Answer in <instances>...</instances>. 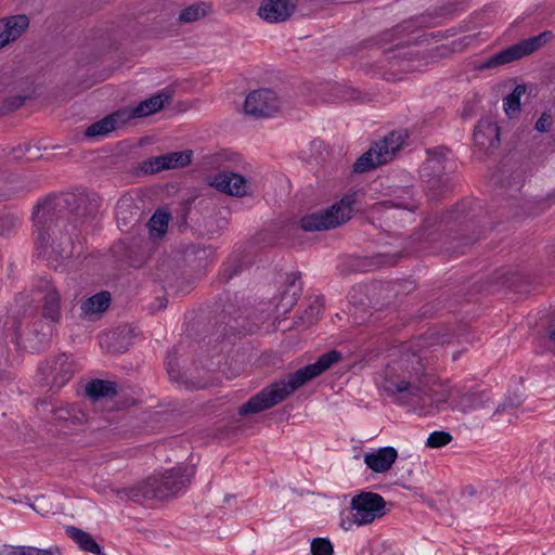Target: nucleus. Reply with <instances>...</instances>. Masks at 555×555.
<instances>
[{"label": "nucleus", "instance_id": "1", "mask_svg": "<svg viewBox=\"0 0 555 555\" xmlns=\"http://www.w3.org/2000/svg\"><path fill=\"white\" fill-rule=\"evenodd\" d=\"M99 207V197L86 192L50 194L40 199L31 214L38 254L50 246L56 259L72 258L73 235L95 219Z\"/></svg>", "mask_w": 555, "mask_h": 555}, {"label": "nucleus", "instance_id": "2", "mask_svg": "<svg viewBox=\"0 0 555 555\" xmlns=\"http://www.w3.org/2000/svg\"><path fill=\"white\" fill-rule=\"evenodd\" d=\"M172 468L162 476H150L138 485L124 489L122 492L133 502L141 500H168L191 483L195 468Z\"/></svg>", "mask_w": 555, "mask_h": 555}, {"label": "nucleus", "instance_id": "3", "mask_svg": "<svg viewBox=\"0 0 555 555\" xmlns=\"http://www.w3.org/2000/svg\"><path fill=\"white\" fill-rule=\"evenodd\" d=\"M440 227L455 233L446 242V251L451 255L465 254L480 237L474 216H470L469 203L464 201L456 203L441 216Z\"/></svg>", "mask_w": 555, "mask_h": 555}, {"label": "nucleus", "instance_id": "4", "mask_svg": "<svg viewBox=\"0 0 555 555\" xmlns=\"http://www.w3.org/2000/svg\"><path fill=\"white\" fill-rule=\"evenodd\" d=\"M318 376L319 375L313 369L312 364L300 367L296 372L288 375L287 382H283V387H279L276 384H273L253 396L247 402L238 408V414L246 416L270 409L279 402L283 401L296 389L300 388Z\"/></svg>", "mask_w": 555, "mask_h": 555}, {"label": "nucleus", "instance_id": "5", "mask_svg": "<svg viewBox=\"0 0 555 555\" xmlns=\"http://www.w3.org/2000/svg\"><path fill=\"white\" fill-rule=\"evenodd\" d=\"M172 214L180 230L191 228L199 234L211 231L207 220L210 207L205 199L196 201V197H189L179 203Z\"/></svg>", "mask_w": 555, "mask_h": 555}, {"label": "nucleus", "instance_id": "6", "mask_svg": "<svg viewBox=\"0 0 555 555\" xmlns=\"http://www.w3.org/2000/svg\"><path fill=\"white\" fill-rule=\"evenodd\" d=\"M436 382V376L425 371L424 364L418 359L416 365L412 366L408 378L395 379L386 377L383 384L384 390L389 396L405 393L409 397H417L426 387Z\"/></svg>", "mask_w": 555, "mask_h": 555}, {"label": "nucleus", "instance_id": "7", "mask_svg": "<svg viewBox=\"0 0 555 555\" xmlns=\"http://www.w3.org/2000/svg\"><path fill=\"white\" fill-rule=\"evenodd\" d=\"M350 508L356 513L349 524L369 525L386 515V501L375 492L362 491L351 499Z\"/></svg>", "mask_w": 555, "mask_h": 555}, {"label": "nucleus", "instance_id": "8", "mask_svg": "<svg viewBox=\"0 0 555 555\" xmlns=\"http://www.w3.org/2000/svg\"><path fill=\"white\" fill-rule=\"evenodd\" d=\"M74 363L66 353H60L41 364L38 369L42 386L60 389L74 376Z\"/></svg>", "mask_w": 555, "mask_h": 555}, {"label": "nucleus", "instance_id": "9", "mask_svg": "<svg viewBox=\"0 0 555 555\" xmlns=\"http://www.w3.org/2000/svg\"><path fill=\"white\" fill-rule=\"evenodd\" d=\"M349 220L347 212H340L338 205H332L325 209L304 216L299 227L306 232L325 231L335 229Z\"/></svg>", "mask_w": 555, "mask_h": 555}, {"label": "nucleus", "instance_id": "10", "mask_svg": "<svg viewBox=\"0 0 555 555\" xmlns=\"http://www.w3.org/2000/svg\"><path fill=\"white\" fill-rule=\"evenodd\" d=\"M280 108V100L271 89L251 91L245 100L244 111L256 118L270 117Z\"/></svg>", "mask_w": 555, "mask_h": 555}, {"label": "nucleus", "instance_id": "11", "mask_svg": "<svg viewBox=\"0 0 555 555\" xmlns=\"http://www.w3.org/2000/svg\"><path fill=\"white\" fill-rule=\"evenodd\" d=\"M473 140L478 147L492 154L501 145L500 127L490 117H483L475 127Z\"/></svg>", "mask_w": 555, "mask_h": 555}, {"label": "nucleus", "instance_id": "12", "mask_svg": "<svg viewBox=\"0 0 555 555\" xmlns=\"http://www.w3.org/2000/svg\"><path fill=\"white\" fill-rule=\"evenodd\" d=\"M208 184L231 196L243 197L248 194L247 180L242 175L231 171H220L208 177Z\"/></svg>", "mask_w": 555, "mask_h": 555}, {"label": "nucleus", "instance_id": "13", "mask_svg": "<svg viewBox=\"0 0 555 555\" xmlns=\"http://www.w3.org/2000/svg\"><path fill=\"white\" fill-rule=\"evenodd\" d=\"M398 457V452L393 447H383L375 452L364 455V463L374 473L382 474L391 469Z\"/></svg>", "mask_w": 555, "mask_h": 555}, {"label": "nucleus", "instance_id": "14", "mask_svg": "<svg viewBox=\"0 0 555 555\" xmlns=\"http://www.w3.org/2000/svg\"><path fill=\"white\" fill-rule=\"evenodd\" d=\"M43 292L42 298V317L51 322L59 323L61 319V295L56 287L46 281L41 286Z\"/></svg>", "mask_w": 555, "mask_h": 555}, {"label": "nucleus", "instance_id": "15", "mask_svg": "<svg viewBox=\"0 0 555 555\" xmlns=\"http://www.w3.org/2000/svg\"><path fill=\"white\" fill-rule=\"evenodd\" d=\"M522 57H525L524 53L521 52L519 44L516 43L491 55L485 62L475 64L474 68L477 70L491 69L520 60Z\"/></svg>", "mask_w": 555, "mask_h": 555}, {"label": "nucleus", "instance_id": "16", "mask_svg": "<svg viewBox=\"0 0 555 555\" xmlns=\"http://www.w3.org/2000/svg\"><path fill=\"white\" fill-rule=\"evenodd\" d=\"M172 101V91L164 89L159 93L140 102L134 107V115L139 118L153 115L165 107V104H169Z\"/></svg>", "mask_w": 555, "mask_h": 555}, {"label": "nucleus", "instance_id": "17", "mask_svg": "<svg viewBox=\"0 0 555 555\" xmlns=\"http://www.w3.org/2000/svg\"><path fill=\"white\" fill-rule=\"evenodd\" d=\"M86 395L92 401L113 400L118 395V385L116 382L95 378L87 384Z\"/></svg>", "mask_w": 555, "mask_h": 555}, {"label": "nucleus", "instance_id": "18", "mask_svg": "<svg viewBox=\"0 0 555 555\" xmlns=\"http://www.w3.org/2000/svg\"><path fill=\"white\" fill-rule=\"evenodd\" d=\"M29 18L25 14L12 15L0 21V34L7 43L16 40L28 28Z\"/></svg>", "mask_w": 555, "mask_h": 555}, {"label": "nucleus", "instance_id": "19", "mask_svg": "<svg viewBox=\"0 0 555 555\" xmlns=\"http://www.w3.org/2000/svg\"><path fill=\"white\" fill-rule=\"evenodd\" d=\"M300 276V272H293L286 275L285 288L281 292V299L276 305L278 308L288 311L296 304L301 294V286L296 284Z\"/></svg>", "mask_w": 555, "mask_h": 555}, {"label": "nucleus", "instance_id": "20", "mask_svg": "<svg viewBox=\"0 0 555 555\" xmlns=\"http://www.w3.org/2000/svg\"><path fill=\"white\" fill-rule=\"evenodd\" d=\"M408 137L406 131H391L379 143H375L378 149L377 155L385 157L387 162L391 160L392 156L401 149Z\"/></svg>", "mask_w": 555, "mask_h": 555}, {"label": "nucleus", "instance_id": "21", "mask_svg": "<svg viewBox=\"0 0 555 555\" xmlns=\"http://www.w3.org/2000/svg\"><path fill=\"white\" fill-rule=\"evenodd\" d=\"M489 401L490 397L487 391H470L462 393L455 404L452 405V409L467 413L470 410L488 408Z\"/></svg>", "mask_w": 555, "mask_h": 555}, {"label": "nucleus", "instance_id": "22", "mask_svg": "<svg viewBox=\"0 0 555 555\" xmlns=\"http://www.w3.org/2000/svg\"><path fill=\"white\" fill-rule=\"evenodd\" d=\"M112 297L107 291H102L82 301L80 309L83 317L102 314L111 305Z\"/></svg>", "mask_w": 555, "mask_h": 555}, {"label": "nucleus", "instance_id": "23", "mask_svg": "<svg viewBox=\"0 0 555 555\" xmlns=\"http://www.w3.org/2000/svg\"><path fill=\"white\" fill-rule=\"evenodd\" d=\"M286 0H263L258 14L269 23H281L287 21L291 16H283L285 9L283 8Z\"/></svg>", "mask_w": 555, "mask_h": 555}, {"label": "nucleus", "instance_id": "24", "mask_svg": "<svg viewBox=\"0 0 555 555\" xmlns=\"http://www.w3.org/2000/svg\"><path fill=\"white\" fill-rule=\"evenodd\" d=\"M66 534L75 541L79 548L83 552H89L92 554H101V546L98 542L92 538V535L79 528L74 526H67L65 528Z\"/></svg>", "mask_w": 555, "mask_h": 555}, {"label": "nucleus", "instance_id": "25", "mask_svg": "<svg viewBox=\"0 0 555 555\" xmlns=\"http://www.w3.org/2000/svg\"><path fill=\"white\" fill-rule=\"evenodd\" d=\"M378 149L374 144L365 153H363L353 164L352 171L354 173L367 172L379 165L387 164L385 157L377 155Z\"/></svg>", "mask_w": 555, "mask_h": 555}, {"label": "nucleus", "instance_id": "26", "mask_svg": "<svg viewBox=\"0 0 555 555\" xmlns=\"http://www.w3.org/2000/svg\"><path fill=\"white\" fill-rule=\"evenodd\" d=\"M453 183L448 175L433 176L427 180L430 201H439L453 191Z\"/></svg>", "mask_w": 555, "mask_h": 555}, {"label": "nucleus", "instance_id": "27", "mask_svg": "<svg viewBox=\"0 0 555 555\" xmlns=\"http://www.w3.org/2000/svg\"><path fill=\"white\" fill-rule=\"evenodd\" d=\"M210 10V3L204 1L196 2L183 9L179 14L178 20L181 23H193L205 17Z\"/></svg>", "mask_w": 555, "mask_h": 555}, {"label": "nucleus", "instance_id": "28", "mask_svg": "<svg viewBox=\"0 0 555 555\" xmlns=\"http://www.w3.org/2000/svg\"><path fill=\"white\" fill-rule=\"evenodd\" d=\"M246 262L241 255L232 256L228 262L223 263L220 272L219 280L221 283H228L231 279L242 273Z\"/></svg>", "mask_w": 555, "mask_h": 555}, {"label": "nucleus", "instance_id": "29", "mask_svg": "<svg viewBox=\"0 0 555 555\" xmlns=\"http://www.w3.org/2000/svg\"><path fill=\"white\" fill-rule=\"evenodd\" d=\"M553 36L554 35L551 30H545L539 34L538 36H533L519 41L518 44L521 49V52L524 53V56H527L539 50L546 42H548L553 38Z\"/></svg>", "mask_w": 555, "mask_h": 555}, {"label": "nucleus", "instance_id": "30", "mask_svg": "<svg viewBox=\"0 0 555 555\" xmlns=\"http://www.w3.org/2000/svg\"><path fill=\"white\" fill-rule=\"evenodd\" d=\"M169 219L170 214L162 210L155 211L147 223L151 236L162 237L167 232Z\"/></svg>", "mask_w": 555, "mask_h": 555}, {"label": "nucleus", "instance_id": "31", "mask_svg": "<svg viewBox=\"0 0 555 555\" xmlns=\"http://www.w3.org/2000/svg\"><path fill=\"white\" fill-rule=\"evenodd\" d=\"M365 193L362 190H357L351 193L346 194L338 203L334 205H338L340 212H347L349 219L351 218V214L357 209L358 204L361 203Z\"/></svg>", "mask_w": 555, "mask_h": 555}, {"label": "nucleus", "instance_id": "32", "mask_svg": "<svg viewBox=\"0 0 555 555\" xmlns=\"http://www.w3.org/2000/svg\"><path fill=\"white\" fill-rule=\"evenodd\" d=\"M165 365L168 376L171 380L178 383L183 382L184 373L181 371L178 350L176 347L168 351Z\"/></svg>", "mask_w": 555, "mask_h": 555}, {"label": "nucleus", "instance_id": "33", "mask_svg": "<svg viewBox=\"0 0 555 555\" xmlns=\"http://www.w3.org/2000/svg\"><path fill=\"white\" fill-rule=\"evenodd\" d=\"M192 157H193L192 150L170 152V153L165 154L168 169L184 168L191 164Z\"/></svg>", "mask_w": 555, "mask_h": 555}, {"label": "nucleus", "instance_id": "34", "mask_svg": "<svg viewBox=\"0 0 555 555\" xmlns=\"http://www.w3.org/2000/svg\"><path fill=\"white\" fill-rule=\"evenodd\" d=\"M116 130L114 124H113V116H105L99 121L93 122L90 125L86 131L85 137L86 138H96L100 135H105L108 132Z\"/></svg>", "mask_w": 555, "mask_h": 555}, {"label": "nucleus", "instance_id": "35", "mask_svg": "<svg viewBox=\"0 0 555 555\" xmlns=\"http://www.w3.org/2000/svg\"><path fill=\"white\" fill-rule=\"evenodd\" d=\"M343 359L341 352L337 350H330L318 358V360L312 363L313 369L317 371L320 376L328 369H331L335 363L339 362Z\"/></svg>", "mask_w": 555, "mask_h": 555}, {"label": "nucleus", "instance_id": "36", "mask_svg": "<svg viewBox=\"0 0 555 555\" xmlns=\"http://www.w3.org/2000/svg\"><path fill=\"white\" fill-rule=\"evenodd\" d=\"M140 170L144 175H154L163 170H168L165 154L153 156L140 164Z\"/></svg>", "mask_w": 555, "mask_h": 555}, {"label": "nucleus", "instance_id": "37", "mask_svg": "<svg viewBox=\"0 0 555 555\" xmlns=\"http://www.w3.org/2000/svg\"><path fill=\"white\" fill-rule=\"evenodd\" d=\"M20 223V217L11 211L0 210V236L9 235Z\"/></svg>", "mask_w": 555, "mask_h": 555}, {"label": "nucleus", "instance_id": "38", "mask_svg": "<svg viewBox=\"0 0 555 555\" xmlns=\"http://www.w3.org/2000/svg\"><path fill=\"white\" fill-rule=\"evenodd\" d=\"M30 98L31 95H13L5 98L0 106V115H7L18 109L25 104V101Z\"/></svg>", "mask_w": 555, "mask_h": 555}, {"label": "nucleus", "instance_id": "39", "mask_svg": "<svg viewBox=\"0 0 555 555\" xmlns=\"http://www.w3.org/2000/svg\"><path fill=\"white\" fill-rule=\"evenodd\" d=\"M452 441V436L448 431L437 430L429 435L426 441V447L430 449H438L447 446Z\"/></svg>", "mask_w": 555, "mask_h": 555}, {"label": "nucleus", "instance_id": "40", "mask_svg": "<svg viewBox=\"0 0 555 555\" xmlns=\"http://www.w3.org/2000/svg\"><path fill=\"white\" fill-rule=\"evenodd\" d=\"M334 548L327 538H315L311 542L312 555H333Z\"/></svg>", "mask_w": 555, "mask_h": 555}, {"label": "nucleus", "instance_id": "41", "mask_svg": "<svg viewBox=\"0 0 555 555\" xmlns=\"http://www.w3.org/2000/svg\"><path fill=\"white\" fill-rule=\"evenodd\" d=\"M515 281V274L508 270L500 269L493 272L490 276V284H501L504 286H511Z\"/></svg>", "mask_w": 555, "mask_h": 555}, {"label": "nucleus", "instance_id": "42", "mask_svg": "<svg viewBox=\"0 0 555 555\" xmlns=\"http://www.w3.org/2000/svg\"><path fill=\"white\" fill-rule=\"evenodd\" d=\"M401 25H397L396 27L385 30L377 35L376 37L369 40V42H372L377 46H384L387 43H390L393 41L396 35L400 31Z\"/></svg>", "mask_w": 555, "mask_h": 555}, {"label": "nucleus", "instance_id": "43", "mask_svg": "<svg viewBox=\"0 0 555 555\" xmlns=\"http://www.w3.org/2000/svg\"><path fill=\"white\" fill-rule=\"evenodd\" d=\"M7 555H53L51 550H41L34 546H13Z\"/></svg>", "mask_w": 555, "mask_h": 555}, {"label": "nucleus", "instance_id": "44", "mask_svg": "<svg viewBox=\"0 0 555 555\" xmlns=\"http://www.w3.org/2000/svg\"><path fill=\"white\" fill-rule=\"evenodd\" d=\"M109 116H113V124L115 128H119L120 126H124L132 118H139L137 115H134V107L131 109H118L111 114Z\"/></svg>", "mask_w": 555, "mask_h": 555}, {"label": "nucleus", "instance_id": "45", "mask_svg": "<svg viewBox=\"0 0 555 555\" xmlns=\"http://www.w3.org/2000/svg\"><path fill=\"white\" fill-rule=\"evenodd\" d=\"M504 111L509 117L518 114L520 112V99L516 94H507L504 98Z\"/></svg>", "mask_w": 555, "mask_h": 555}, {"label": "nucleus", "instance_id": "46", "mask_svg": "<svg viewBox=\"0 0 555 555\" xmlns=\"http://www.w3.org/2000/svg\"><path fill=\"white\" fill-rule=\"evenodd\" d=\"M402 192L405 193L406 195H409V197L398 201L396 203V206L399 208L406 209L409 211H415L418 208L420 204L414 198H412V196H411L412 190L410 188H406V189L402 190Z\"/></svg>", "mask_w": 555, "mask_h": 555}, {"label": "nucleus", "instance_id": "47", "mask_svg": "<svg viewBox=\"0 0 555 555\" xmlns=\"http://www.w3.org/2000/svg\"><path fill=\"white\" fill-rule=\"evenodd\" d=\"M428 338L431 339V344L444 345L451 341L452 335L448 332L431 331L427 333Z\"/></svg>", "mask_w": 555, "mask_h": 555}, {"label": "nucleus", "instance_id": "48", "mask_svg": "<svg viewBox=\"0 0 555 555\" xmlns=\"http://www.w3.org/2000/svg\"><path fill=\"white\" fill-rule=\"evenodd\" d=\"M552 122V115L550 113H542L540 118L537 120L534 125V129L539 132H546L550 130Z\"/></svg>", "mask_w": 555, "mask_h": 555}, {"label": "nucleus", "instance_id": "49", "mask_svg": "<svg viewBox=\"0 0 555 555\" xmlns=\"http://www.w3.org/2000/svg\"><path fill=\"white\" fill-rule=\"evenodd\" d=\"M521 404V401L518 398H507L505 401L501 404H499L494 410V415L500 414L501 412H504L506 410H515Z\"/></svg>", "mask_w": 555, "mask_h": 555}, {"label": "nucleus", "instance_id": "50", "mask_svg": "<svg viewBox=\"0 0 555 555\" xmlns=\"http://www.w3.org/2000/svg\"><path fill=\"white\" fill-rule=\"evenodd\" d=\"M333 89L337 92V94L335 96V99H337V100L347 101V100L353 99L354 90H352L350 88L336 86Z\"/></svg>", "mask_w": 555, "mask_h": 555}, {"label": "nucleus", "instance_id": "51", "mask_svg": "<svg viewBox=\"0 0 555 555\" xmlns=\"http://www.w3.org/2000/svg\"><path fill=\"white\" fill-rule=\"evenodd\" d=\"M400 258L399 254L395 255H378V259H380L377 263L382 266H392Z\"/></svg>", "mask_w": 555, "mask_h": 555}, {"label": "nucleus", "instance_id": "52", "mask_svg": "<svg viewBox=\"0 0 555 555\" xmlns=\"http://www.w3.org/2000/svg\"><path fill=\"white\" fill-rule=\"evenodd\" d=\"M525 178L522 175L517 173L515 177L512 178V181L506 182L507 188H515V190L520 191V189L524 185Z\"/></svg>", "mask_w": 555, "mask_h": 555}, {"label": "nucleus", "instance_id": "53", "mask_svg": "<svg viewBox=\"0 0 555 555\" xmlns=\"http://www.w3.org/2000/svg\"><path fill=\"white\" fill-rule=\"evenodd\" d=\"M298 1L299 0H286V3L283 7L285 9V14H283V16H292L297 9Z\"/></svg>", "mask_w": 555, "mask_h": 555}, {"label": "nucleus", "instance_id": "54", "mask_svg": "<svg viewBox=\"0 0 555 555\" xmlns=\"http://www.w3.org/2000/svg\"><path fill=\"white\" fill-rule=\"evenodd\" d=\"M12 330H13V343L18 346L20 345V339H21V322L18 320H15L13 325H12Z\"/></svg>", "mask_w": 555, "mask_h": 555}, {"label": "nucleus", "instance_id": "55", "mask_svg": "<svg viewBox=\"0 0 555 555\" xmlns=\"http://www.w3.org/2000/svg\"><path fill=\"white\" fill-rule=\"evenodd\" d=\"M526 92V86L525 85H517L515 89L513 90L512 94H516L517 98L520 99V96Z\"/></svg>", "mask_w": 555, "mask_h": 555}, {"label": "nucleus", "instance_id": "56", "mask_svg": "<svg viewBox=\"0 0 555 555\" xmlns=\"http://www.w3.org/2000/svg\"><path fill=\"white\" fill-rule=\"evenodd\" d=\"M384 79L387 81H397V80H400L401 78L396 77V75L391 72V73H385Z\"/></svg>", "mask_w": 555, "mask_h": 555}, {"label": "nucleus", "instance_id": "57", "mask_svg": "<svg viewBox=\"0 0 555 555\" xmlns=\"http://www.w3.org/2000/svg\"><path fill=\"white\" fill-rule=\"evenodd\" d=\"M431 308L433 306L430 305H425L422 307V310H423V315H429L431 317L435 312L431 311Z\"/></svg>", "mask_w": 555, "mask_h": 555}, {"label": "nucleus", "instance_id": "58", "mask_svg": "<svg viewBox=\"0 0 555 555\" xmlns=\"http://www.w3.org/2000/svg\"><path fill=\"white\" fill-rule=\"evenodd\" d=\"M437 306H441L442 304L447 302L449 300V295L443 294L440 298L437 299Z\"/></svg>", "mask_w": 555, "mask_h": 555}, {"label": "nucleus", "instance_id": "59", "mask_svg": "<svg viewBox=\"0 0 555 555\" xmlns=\"http://www.w3.org/2000/svg\"><path fill=\"white\" fill-rule=\"evenodd\" d=\"M408 55H410V54L409 53H404L403 55H401V54H399V55L393 54V55H389L388 59L390 61L398 60V59H401V57H403L405 60V59H408Z\"/></svg>", "mask_w": 555, "mask_h": 555}, {"label": "nucleus", "instance_id": "60", "mask_svg": "<svg viewBox=\"0 0 555 555\" xmlns=\"http://www.w3.org/2000/svg\"><path fill=\"white\" fill-rule=\"evenodd\" d=\"M314 310H317V311H315V313H320L321 307H320V306H313V305H311V306L309 307V309H308V310H306V313H308L309 311H310L311 313H313V312H314Z\"/></svg>", "mask_w": 555, "mask_h": 555}, {"label": "nucleus", "instance_id": "61", "mask_svg": "<svg viewBox=\"0 0 555 555\" xmlns=\"http://www.w3.org/2000/svg\"><path fill=\"white\" fill-rule=\"evenodd\" d=\"M350 520H351V519H349L348 521H346V520H343V521H341V524H340V525H341V527H343L345 530H348V529L350 528V526H351V524H349V521H350Z\"/></svg>", "mask_w": 555, "mask_h": 555}, {"label": "nucleus", "instance_id": "62", "mask_svg": "<svg viewBox=\"0 0 555 555\" xmlns=\"http://www.w3.org/2000/svg\"><path fill=\"white\" fill-rule=\"evenodd\" d=\"M548 338L552 340V341H555V327L550 331L548 333Z\"/></svg>", "mask_w": 555, "mask_h": 555}, {"label": "nucleus", "instance_id": "63", "mask_svg": "<svg viewBox=\"0 0 555 555\" xmlns=\"http://www.w3.org/2000/svg\"><path fill=\"white\" fill-rule=\"evenodd\" d=\"M59 413V418L66 420V414H68V412L60 410Z\"/></svg>", "mask_w": 555, "mask_h": 555}, {"label": "nucleus", "instance_id": "64", "mask_svg": "<svg viewBox=\"0 0 555 555\" xmlns=\"http://www.w3.org/2000/svg\"><path fill=\"white\" fill-rule=\"evenodd\" d=\"M7 44V39H4L3 35L0 34V49Z\"/></svg>", "mask_w": 555, "mask_h": 555}]
</instances>
